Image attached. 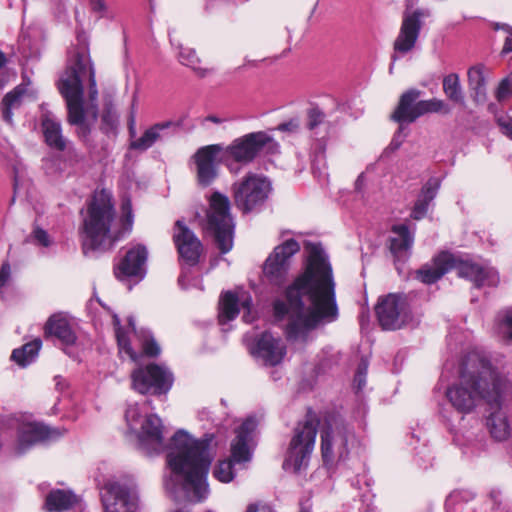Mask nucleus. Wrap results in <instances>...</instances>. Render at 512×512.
<instances>
[{
	"label": "nucleus",
	"instance_id": "nucleus-1",
	"mask_svg": "<svg viewBox=\"0 0 512 512\" xmlns=\"http://www.w3.org/2000/svg\"><path fill=\"white\" fill-rule=\"evenodd\" d=\"M285 297L274 302L273 310L277 320L287 318L286 335L291 341L304 342L319 325L338 318L332 268L320 245H310L306 269L288 286Z\"/></svg>",
	"mask_w": 512,
	"mask_h": 512
},
{
	"label": "nucleus",
	"instance_id": "nucleus-2",
	"mask_svg": "<svg viewBox=\"0 0 512 512\" xmlns=\"http://www.w3.org/2000/svg\"><path fill=\"white\" fill-rule=\"evenodd\" d=\"M213 434L195 439L179 430L171 439L167 463L172 476L165 487L176 501L201 502L209 494L207 475L213 459Z\"/></svg>",
	"mask_w": 512,
	"mask_h": 512
},
{
	"label": "nucleus",
	"instance_id": "nucleus-3",
	"mask_svg": "<svg viewBox=\"0 0 512 512\" xmlns=\"http://www.w3.org/2000/svg\"><path fill=\"white\" fill-rule=\"evenodd\" d=\"M446 397L463 414L480 402L499 407L512 398V376L498 371L486 353L471 351L462 362L459 381L447 388Z\"/></svg>",
	"mask_w": 512,
	"mask_h": 512
},
{
	"label": "nucleus",
	"instance_id": "nucleus-4",
	"mask_svg": "<svg viewBox=\"0 0 512 512\" xmlns=\"http://www.w3.org/2000/svg\"><path fill=\"white\" fill-rule=\"evenodd\" d=\"M58 89L68 109V122L88 132V123L97 119L98 90L95 69L88 48L69 51L67 67L58 80Z\"/></svg>",
	"mask_w": 512,
	"mask_h": 512
},
{
	"label": "nucleus",
	"instance_id": "nucleus-5",
	"mask_svg": "<svg viewBox=\"0 0 512 512\" xmlns=\"http://www.w3.org/2000/svg\"><path fill=\"white\" fill-rule=\"evenodd\" d=\"M121 210L122 228L114 229L115 210L111 193L105 189L95 191L83 216L81 236L84 250H109L132 230L133 213L130 199H123Z\"/></svg>",
	"mask_w": 512,
	"mask_h": 512
},
{
	"label": "nucleus",
	"instance_id": "nucleus-6",
	"mask_svg": "<svg viewBox=\"0 0 512 512\" xmlns=\"http://www.w3.org/2000/svg\"><path fill=\"white\" fill-rule=\"evenodd\" d=\"M455 268L459 277L473 282L476 287L495 286L499 281L497 271L489 266L468 260H457L450 253H441L430 267H424L417 273V278L426 284L438 281L445 273Z\"/></svg>",
	"mask_w": 512,
	"mask_h": 512
},
{
	"label": "nucleus",
	"instance_id": "nucleus-7",
	"mask_svg": "<svg viewBox=\"0 0 512 512\" xmlns=\"http://www.w3.org/2000/svg\"><path fill=\"white\" fill-rule=\"evenodd\" d=\"M318 424V419L312 413H308L306 419L297 424L283 462L284 470L299 473L307 469L315 446Z\"/></svg>",
	"mask_w": 512,
	"mask_h": 512
},
{
	"label": "nucleus",
	"instance_id": "nucleus-8",
	"mask_svg": "<svg viewBox=\"0 0 512 512\" xmlns=\"http://www.w3.org/2000/svg\"><path fill=\"white\" fill-rule=\"evenodd\" d=\"M125 419L129 430L137 435L143 452L152 455L164 451L163 424L156 414L142 416L140 406L134 403L128 405Z\"/></svg>",
	"mask_w": 512,
	"mask_h": 512
},
{
	"label": "nucleus",
	"instance_id": "nucleus-9",
	"mask_svg": "<svg viewBox=\"0 0 512 512\" xmlns=\"http://www.w3.org/2000/svg\"><path fill=\"white\" fill-rule=\"evenodd\" d=\"M204 228L214 237L221 253L225 254L232 249L234 222L230 213V201L227 196L219 192H214L210 196Z\"/></svg>",
	"mask_w": 512,
	"mask_h": 512
},
{
	"label": "nucleus",
	"instance_id": "nucleus-10",
	"mask_svg": "<svg viewBox=\"0 0 512 512\" xmlns=\"http://www.w3.org/2000/svg\"><path fill=\"white\" fill-rule=\"evenodd\" d=\"M257 421L248 417L236 430V437L231 443V458L219 461L213 470V476L220 482L229 483L234 477L233 463L248 462L252 458L255 446L254 436Z\"/></svg>",
	"mask_w": 512,
	"mask_h": 512
},
{
	"label": "nucleus",
	"instance_id": "nucleus-11",
	"mask_svg": "<svg viewBox=\"0 0 512 512\" xmlns=\"http://www.w3.org/2000/svg\"><path fill=\"white\" fill-rule=\"evenodd\" d=\"M320 436L321 455L327 466L345 461L356 443L353 429L342 421L327 422Z\"/></svg>",
	"mask_w": 512,
	"mask_h": 512
},
{
	"label": "nucleus",
	"instance_id": "nucleus-12",
	"mask_svg": "<svg viewBox=\"0 0 512 512\" xmlns=\"http://www.w3.org/2000/svg\"><path fill=\"white\" fill-rule=\"evenodd\" d=\"M271 189L266 177L248 173L232 185L234 203L243 213L252 212L264 205Z\"/></svg>",
	"mask_w": 512,
	"mask_h": 512
},
{
	"label": "nucleus",
	"instance_id": "nucleus-13",
	"mask_svg": "<svg viewBox=\"0 0 512 512\" xmlns=\"http://www.w3.org/2000/svg\"><path fill=\"white\" fill-rule=\"evenodd\" d=\"M104 512H137L138 487L132 478L107 481L101 489Z\"/></svg>",
	"mask_w": 512,
	"mask_h": 512
},
{
	"label": "nucleus",
	"instance_id": "nucleus-14",
	"mask_svg": "<svg viewBox=\"0 0 512 512\" xmlns=\"http://www.w3.org/2000/svg\"><path fill=\"white\" fill-rule=\"evenodd\" d=\"M278 145L266 132L258 131L248 133L244 136L234 139L231 144L224 147L223 155L229 163L235 166V163L248 164L252 162L257 155L265 148H276ZM238 172V169L233 167Z\"/></svg>",
	"mask_w": 512,
	"mask_h": 512
},
{
	"label": "nucleus",
	"instance_id": "nucleus-15",
	"mask_svg": "<svg viewBox=\"0 0 512 512\" xmlns=\"http://www.w3.org/2000/svg\"><path fill=\"white\" fill-rule=\"evenodd\" d=\"M375 312L384 330L401 329L414 322L407 298L399 294H388L379 298Z\"/></svg>",
	"mask_w": 512,
	"mask_h": 512
},
{
	"label": "nucleus",
	"instance_id": "nucleus-16",
	"mask_svg": "<svg viewBox=\"0 0 512 512\" xmlns=\"http://www.w3.org/2000/svg\"><path fill=\"white\" fill-rule=\"evenodd\" d=\"M224 146L211 144L199 148L192 159L196 165V179L201 187L210 186L218 176V165L224 163L230 172H236L233 164L223 155Z\"/></svg>",
	"mask_w": 512,
	"mask_h": 512
},
{
	"label": "nucleus",
	"instance_id": "nucleus-17",
	"mask_svg": "<svg viewBox=\"0 0 512 512\" xmlns=\"http://www.w3.org/2000/svg\"><path fill=\"white\" fill-rule=\"evenodd\" d=\"M132 388L140 394H166L172 387L173 375L164 366L150 364L140 367L131 374Z\"/></svg>",
	"mask_w": 512,
	"mask_h": 512
},
{
	"label": "nucleus",
	"instance_id": "nucleus-18",
	"mask_svg": "<svg viewBox=\"0 0 512 512\" xmlns=\"http://www.w3.org/2000/svg\"><path fill=\"white\" fill-rule=\"evenodd\" d=\"M300 244L295 239H286L276 246L264 263L263 272L268 280L281 285L290 268L292 257L299 252Z\"/></svg>",
	"mask_w": 512,
	"mask_h": 512
},
{
	"label": "nucleus",
	"instance_id": "nucleus-19",
	"mask_svg": "<svg viewBox=\"0 0 512 512\" xmlns=\"http://www.w3.org/2000/svg\"><path fill=\"white\" fill-rule=\"evenodd\" d=\"M147 248L142 244L132 246L114 269V274L120 281L135 278L140 281L146 274Z\"/></svg>",
	"mask_w": 512,
	"mask_h": 512
},
{
	"label": "nucleus",
	"instance_id": "nucleus-20",
	"mask_svg": "<svg viewBox=\"0 0 512 512\" xmlns=\"http://www.w3.org/2000/svg\"><path fill=\"white\" fill-rule=\"evenodd\" d=\"M173 241L185 264L195 266L202 252V244L182 220H177L173 228Z\"/></svg>",
	"mask_w": 512,
	"mask_h": 512
},
{
	"label": "nucleus",
	"instance_id": "nucleus-21",
	"mask_svg": "<svg viewBox=\"0 0 512 512\" xmlns=\"http://www.w3.org/2000/svg\"><path fill=\"white\" fill-rule=\"evenodd\" d=\"M252 355L265 366L280 364L286 355V346L281 338L270 332L262 333L251 348Z\"/></svg>",
	"mask_w": 512,
	"mask_h": 512
},
{
	"label": "nucleus",
	"instance_id": "nucleus-22",
	"mask_svg": "<svg viewBox=\"0 0 512 512\" xmlns=\"http://www.w3.org/2000/svg\"><path fill=\"white\" fill-rule=\"evenodd\" d=\"M424 14L421 10L404 12L399 34L394 41V51L406 54L414 49L422 27L421 17Z\"/></svg>",
	"mask_w": 512,
	"mask_h": 512
},
{
	"label": "nucleus",
	"instance_id": "nucleus-23",
	"mask_svg": "<svg viewBox=\"0 0 512 512\" xmlns=\"http://www.w3.org/2000/svg\"><path fill=\"white\" fill-rule=\"evenodd\" d=\"M60 436L61 433L58 429L50 428L42 423H23L18 429L16 451L18 454H22L35 444L56 439Z\"/></svg>",
	"mask_w": 512,
	"mask_h": 512
},
{
	"label": "nucleus",
	"instance_id": "nucleus-24",
	"mask_svg": "<svg viewBox=\"0 0 512 512\" xmlns=\"http://www.w3.org/2000/svg\"><path fill=\"white\" fill-rule=\"evenodd\" d=\"M220 307H219V323L221 325H225L229 321L235 319L239 314V305L245 311L243 315V319L245 322H250L252 319L250 318L251 306H252V298L249 293L245 291H241L237 294L233 292H226L220 299Z\"/></svg>",
	"mask_w": 512,
	"mask_h": 512
},
{
	"label": "nucleus",
	"instance_id": "nucleus-25",
	"mask_svg": "<svg viewBox=\"0 0 512 512\" xmlns=\"http://www.w3.org/2000/svg\"><path fill=\"white\" fill-rule=\"evenodd\" d=\"M37 90L31 85L30 80H23L12 91L8 92L2 99L0 113L2 119L11 124L13 111L19 109L24 103L36 100Z\"/></svg>",
	"mask_w": 512,
	"mask_h": 512
},
{
	"label": "nucleus",
	"instance_id": "nucleus-26",
	"mask_svg": "<svg viewBox=\"0 0 512 512\" xmlns=\"http://www.w3.org/2000/svg\"><path fill=\"white\" fill-rule=\"evenodd\" d=\"M420 94L421 92L416 89H410L403 93L391 118L402 126L405 123H412L421 117L422 115H418L419 112L417 111Z\"/></svg>",
	"mask_w": 512,
	"mask_h": 512
},
{
	"label": "nucleus",
	"instance_id": "nucleus-27",
	"mask_svg": "<svg viewBox=\"0 0 512 512\" xmlns=\"http://www.w3.org/2000/svg\"><path fill=\"white\" fill-rule=\"evenodd\" d=\"M393 236L390 238V251L395 258V263L405 261L414 242V235L410 233L404 224L392 227Z\"/></svg>",
	"mask_w": 512,
	"mask_h": 512
},
{
	"label": "nucleus",
	"instance_id": "nucleus-28",
	"mask_svg": "<svg viewBox=\"0 0 512 512\" xmlns=\"http://www.w3.org/2000/svg\"><path fill=\"white\" fill-rule=\"evenodd\" d=\"M45 334L57 338L64 346L75 344L77 339L70 322L61 313L49 317L45 324Z\"/></svg>",
	"mask_w": 512,
	"mask_h": 512
},
{
	"label": "nucleus",
	"instance_id": "nucleus-29",
	"mask_svg": "<svg viewBox=\"0 0 512 512\" xmlns=\"http://www.w3.org/2000/svg\"><path fill=\"white\" fill-rule=\"evenodd\" d=\"M41 125L46 144L58 151H64L67 140L62 134V127L59 120L51 112L43 113Z\"/></svg>",
	"mask_w": 512,
	"mask_h": 512
},
{
	"label": "nucleus",
	"instance_id": "nucleus-30",
	"mask_svg": "<svg viewBox=\"0 0 512 512\" xmlns=\"http://www.w3.org/2000/svg\"><path fill=\"white\" fill-rule=\"evenodd\" d=\"M113 326L119 348V353L122 356H127L132 361H137L138 354L130 345L129 333L132 332L136 335V328L133 317L128 318V328L124 329L121 326L120 319L117 314L112 315Z\"/></svg>",
	"mask_w": 512,
	"mask_h": 512
},
{
	"label": "nucleus",
	"instance_id": "nucleus-31",
	"mask_svg": "<svg viewBox=\"0 0 512 512\" xmlns=\"http://www.w3.org/2000/svg\"><path fill=\"white\" fill-rule=\"evenodd\" d=\"M439 185L438 179L431 178L423 186L411 212L413 219L420 220L426 216L430 203L437 195Z\"/></svg>",
	"mask_w": 512,
	"mask_h": 512
},
{
	"label": "nucleus",
	"instance_id": "nucleus-32",
	"mask_svg": "<svg viewBox=\"0 0 512 512\" xmlns=\"http://www.w3.org/2000/svg\"><path fill=\"white\" fill-rule=\"evenodd\" d=\"M174 123L172 121H165L156 123L146 129L143 134L133 140L130 144V148L138 151H146L151 148L161 138V132L165 129L170 128Z\"/></svg>",
	"mask_w": 512,
	"mask_h": 512
},
{
	"label": "nucleus",
	"instance_id": "nucleus-33",
	"mask_svg": "<svg viewBox=\"0 0 512 512\" xmlns=\"http://www.w3.org/2000/svg\"><path fill=\"white\" fill-rule=\"evenodd\" d=\"M77 502V496L71 491L53 490L46 496L45 509L48 512H63Z\"/></svg>",
	"mask_w": 512,
	"mask_h": 512
},
{
	"label": "nucleus",
	"instance_id": "nucleus-34",
	"mask_svg": "<svg viewBox=\"0 0 512 512\" xmlns=\"http://www.w3.org/2000/svg\"><path fill=\"white\" fill-rule=\"evenodd\" d=\"M491 407L492 409H496L495 412H492L487 419V426L490 430L491 435L496 440H505L510 434V426L507 420V417L504 412L500 410V407Z\"/></svg>",
	"mask_w": 512,
	"mask_h": 512
},
{
	"label": "nucleus",
	"instance_id": "nucleus-35",
	"mask_svg": "<svg viewBox=\"0 0 512 512\" xmlns=\"http://www.w3.org/2000/svg\"><path fill=\"white\" fill-rule=\"evenodd\" d=\"M468 85L473 91V98L476 102H483L486 98L485 77L483 66L477 65L468 70Z\"/></svg>",
	"mask_w": 512,
	"mask_h": 512
},
{
	"label": "nucleus",
	"instance_id": "nucleus-36",
	"mask_svg": "<svg viewBox=\"0 0 512 512\" xmlns=\"http://www.w3.org/2000/svg\"><path fill=\"white\" fill-rule=\"evenodd\" d=\"M41 345V340L35 339L29 343H26L21 348L15 349L12 352L11 358L20 366L25 367L37 357Z\"/></svg>",
	"mask_w": 512,
	"mask_h": 512
},
{
	"label": "nucleus",
	"instance_id": "nucleus-37",
	"mask_svg": "<svg viewBox=\"0 0 512 512\" xmlns=\"http://www.w3.org/2000/svg\"><path fill=\"white\" fill-rule=\"evenodd\" d=\"M172 45H175L179 50L177 54V58L182 65H185L192 70H194L199 76L204 77L207 73L206 69H202L200 64V59L196 54V51L192 48L183 47L181 44H175L172 39H170Z\"/></svg>",
	"mask_w": 512,
	"mask_h": 512
},
{
	"label": "nucleus",
	"instance_id": "nucleus-38",
	"mask_svg": "<svg viewBox=\"0 0 512 512\" xmlns=\"http://www.w3.org/2000/svg\"><path fill=\"white\" fill-rule=\"evenodd\" d=\"M443 91L445 95L453 102L464 104V95L462 93L459 76L451 73L443 79Z\"/></svg>",
	"mask_w": 512,
	"mask_h": 512
},
{
	"label": "nucleus",
	"instance_id": "nucleus-39",
	"mask_svg": "<svg viewBox=\"0 0 512 512\" xmlns=\"http://www.w3.org/2000/svg\"><path fill=\"white\" fill-rule=\"evenodd\" d=\"M418 115H424L433 112H443L448 114L450 109L448 105L441 99L432 98L429 100H419Z\"/></svg>",
	"mask_w": 512,
	"mask_h": 512
},
{
	"label": "nucleus",
	"instance_id": "nucleus-40",
	"mask_svg": "<svg viewBox=\"0 0 512 512\" xmlns=\"http://www.w3.org/2000/svg\"><path fill=\"white\" fill-rule=\"evenodd\" d=\"M138 337L141 342L143 353L145 355L149 357H156L160 354V346L149 331H141Z\"/></svg>",
	"mask_w": 512,
	"mask_h": 512
},
{
	"label": "nucleus",
	"instance_id": "nucleus-41",
	"mask_svg": "<svg viewBox=\"0 0 512 512\" xmlns=\"http://www.w3.org/2000/svg\"><path fill=\"white\" fill-rule=\"evenodd\" d=\"M118 123V115L112 106H108L104 109L102 114L101 129L108 133L114 130Z\"/></svg>",
	"mask_w": 512,
	"mask_h": 512
},
{
	"label": "nucleus",
	"instance_id": "nucleus-42",
	"mask_svg": "<svg viewBox=\"0 0 512 512\" xmlns=\"http://www.w3.org/2000/svg\"><path fill=\"white\" fill-rule=\"evenodd\" d=\"M326 123V115L318 107H312L307 113V127L309 130H315Z\"/></svg>",
	"mask_w": 512,
	"mask_h": 512
},
{
	"label": "nucleus",
	"instance_id": "nucleus-43",
	"mask_svg": "<svg viewBox=\"0 0 512 512\" xmlns=\"http://www.w3.org/2000/svg\"><path fill=\"white\" fill-rule=\"evenodd\" d=\"M88 4L92 13H95L99 19H114L109 6L105 0H88Z\"/></svg>",
	"mask_w": 512,
	"mask_h": 512
},
{
	"label": "nucleus",
	"instance_id": "nucleus-44",
	"mask_svg": "<svg viewBox=\"0 0 512 512\" xmlns=\"http://www.w3.org/2000/svg\"><path fill=\"white\" fill-rule=\"evenodd\" d=\"M32 242L41 247H50L53 244V240L48 232L40 227H35L31 234Z\"/></svg>",
	"mask_w": 512,
	"mask_h": 512
},
{
	"label": "nucleus",
	"instance_id": "nucleus-45",
	"mask_svg": "<svg viewBox=\"0 0 512 512\" xmlns=\"http://www.w3.org/2000/svg\"><path fill=\"white\" fill-rule=\"evenodd\" d=\"M498 330L503 339L512 340V309L506 311L499 322Z\"/></svg>",
	"mask_w": 512,
	"mask_h": 512
},
{
	"label": "nucleus",
	"instance_id": "nucleus-46",
	"mask_svg": "<svg viewBox=\"0 0 512 512\" xmlns=\"http://www.w3.org/2000/svg\"><path fill=\"white\" fill-rule=\"evenodd\" d=\"M511 94V81L509 80V78L502 79L495 92L496 99L499 102H504L511 96Z\"/></svg>",
	"mask_w": 512,
	"mask_h": 512
},
{
	"label": "nucleus",
	"instance_id": "nucleus-47",
	"mask_svg": "<svg viewBox=\"0 0 512 512\" xmlns=\"http://www.w3.org/2000/svg\"><path fill=\"white\" fill-rule=\"evenodd\" d=\"M11 278V267L9 263L2 264L0 269V296L3 295L5 287L8 285Z\"/></svg>",
	"mask_w": 512,
	"mask_h": 512
},
{
	"label": "nucleus",
	"instance_id": "nucleus-48",
	"mask_svg": "<svg viewBox=\"0 0 512 512\" xmlns=\"http://www.w3.org/2000/svg\"><path fill=\"white\" fill-rule=\"evenodd\" d=\"M497 123L503 134L512 139V118L510 117H498Z\"/></svg>",
	"mask_w": 512,
	"mask_h": 512
},
{
	"label": "nucleus",
	"instance_id": "nucleus-49",
	"mask_svg": "<svg viewBox=\"0 0 512 512\" xmlns=\"http://www.w3.org/2000/svg\"><path fill=\"white\" fill-rule=\"evenodd\" d=\"M246 512H275L270 505L263 503L250 504Z\"/></svg>",
	"mask_w": 512,
	"mask_h": 512
},
{
	"label": "nucleus",
	"instance_id": "nucleus-50",
	"mask_svg": "<svg viewBox=\"0 0 512 512\" xmlns=\"http://www.w3.org/2000/svg\"><path fill=\"white\" fill-rule=\"evenodd\" d=\"M502 28L509 33V35L505 39L504 47L502 49V53L506 54L512 52V28L508 25H502Z\"/></svg>",
	"mask_w": 512,
	"mask_h": 512
},
{
	"label": "nucleus",
	"instance_id": "nucleus-51",
	"mask_svg": "<svg viewBox=\"0 0 512 512\" xmlns=\"http://www.w3.org/2000/svg\"><path fill=\"white\" fill-rule=\"evenodd\" d=\"M299 128V122L298 120L292 119L288 122L281 123L278 125L277 129L279 131H296Z\"/></svg>",
	"mask_w": 512,
	"mask_h": 512
},
{
	"label": "nucleus",
	"instance_id": "nucleus-52",
	"mask_svg": "<svg viewBox=\"0 0 512 512\" xmlns=\"http://www.w3.org/2000/svg\"><path fill=\"white\" fill-rule=\"evenodd\" d=\"M354 383L358 390H361L365 386L366 375H365V373L361 372V368L357 369V373L354 378Z\"/></svg>",
	"mask_w": 512,
	"mask_h": 512
},
{
	"label": "nucleus",
	"instance_id": "nucleus-53",
	"mask_svg": "<svg viewBox=\"0 0 512 512\" xmlns=\"http://www.w3.org/2000/svg\"><path fill=\"white\" fill-rule=\"evenodd\" d=\"M403 131V127L401 128V126L399 127V130L397 132V134L394 136V138L392 139L391 143H390V146L392 147V149H398L399 146L401 145L402 143V140L400 139L401 137V133Z\"/></svg>",
	"mask_w": 512,
	"mask_h": 512
},
{
	"label": "nucleus",
	"instance_id": "nucleus-54",
	"mask_svg": "<svg viewBox=\"0 0 512 512\" xmlns=\"http://www.w3.org/2000/svg\"><path fill=\"white\" fill-rule=\"evenodd\" d=\"M186 276H187V272L185 269L182 270V273L181 275L179 276V279H178V283L179 285L182 287V288H186Z\"/></svg>",
	"mask_w": 512,
	"mask_h": 512
},
{
	"label": "nucleus",
	"instance_id": "nucleus-55",
	"mask_svg": "<svg viewBox=\"0 0 512 512\" xmlns=\"http://www.w3.org/2000/svg\"><path fill=\"white\" fill-rule=\"evenodd\" d=\"M460 495H461V492L451 493L447 499V504L450 505L451 503L456 502Z\"/></svg>",
	"mask_w": 512,
	"mask_h": 512
},
{
	"label": "nucleus",
	"instance_id": "nucleus-56",
	"mask_svg": "<svg viewBox=\"0 0 512 512\" xmlns=\"http://www.w3.org/2000/svg\"><path fill=\"white\" fill-rule=\"evenodd\" d=\"M205 121H210V122H213V123H215V124H221V123H223V122H224V119L219 118V117L214 116V115H210V116H207V117L205 118Z\"/></svg>",
	"mask_w": 512,
	"mask_h": 512
},
{
	"label": "nucleus",
	"instance_id": "nucleus-57",
	"mask_svg": "<svg viewBox=\"0 0 512 512\" xmlns=\"http://www.w3.org/2000/svg\"><path fill=\"white\" fill-rule=\"evenodd\" d=\"M324 159V152L320 151L319 154L316 155L315 159H313V169L315 168L316 163H320L321 160Z\"/></svg>",
	"mask_w": 512,
	"mask_h": 512
},
{
	"label": "nucleus",
	"instance_id": "nucleus-58",
	"mask_svg": "<svg viewBox=\"0 0 512 512\" xmlns=\"http://www.w3.org/2000/svg\"><path fill=\"white\" fill-rule=\"evenodd\" d=\"M362 184H363V175L361 174V175L358 176V178H357V180L355 182L356 190L359 191L361 189Z\"/></svg>",
	"mask_w": 512,
	"mask_h": 512
},
{
	"label": "nucleus",
	"instance_id": "nucleus-59",
	"mask_svg": "<svg viewBox=\"0 0 512 512\" xmlns=\"http://www.w3.org/2000/svg\"><path fill=\"white\" fill-rule=\"evenodd\" d=\"M358 368H361V372L362 373H365V375L367 374V368H368V365L366 362L362 361L360 363V365L358 366Z\"/></svg>",
	"mask_w": 512,
	"mask_h": 512
},
{
	"label": "nucleus",
	"instance_id": "nucleus-60",
	"mask_svg": "<svg viewBox=\"0 0 512 512\" xmlns=\"http://www.w3.org/2000/svg\"><path fill=\"white\" fill-rule=\"evenodd\" d=\"M5 64V56L4 54L0 51V68L3 67V65Z\"/></svg>",
	"mask_w": 512,
	"mask_h": 512
},
{
	"label": "nucleus",
	"instance_id": "nucleus-61",
	"mask_svg": "<svg viewBox=\"0 0 512 512\" xmlns=\"http://www.w3.org/2000/svg\"><path fill=\"white\" fill-rule=\"evenodd\" d=\"M133 125H134V120L132 119L131 120V129H133Z\"/></svg>",
	"mask_w": 512,
	"mask_h": 512
},
{
	"label": "nucleus",
	"instance_id": "nucleus-62",
	"mask_svg": "<svg viewBox=\"0 0 512 512\" xmlns=\"http://www.w3.org/2000/svg\"><path fill=\"white\" fill-rule=\"evenodd\" d=\"M392 59H393V61H395L397 59L396 55H393Z\"/></svg>",
	"mask_w": 512,
	"mask_h": 512
}]
</instances>
